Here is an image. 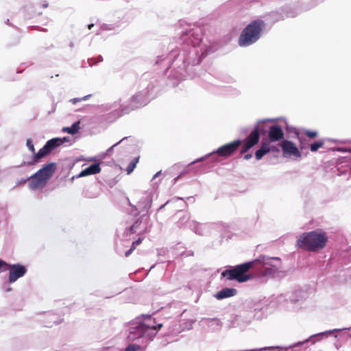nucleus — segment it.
Returning a JSON list of instances; mask_svg holds the SVG:
<instances>
[{"label":"nucleus","instance_id":"obj_1","mask_svg":"<svg viewBox=\"0 0 351 351\" xmlns=\"http://www.w3.org/2000/svg\"><path fill=\"white\" fill-rule=\"evenodd\" d=\"M328 241L327 233L322 229H317L301 234L298 237L296 245L303 250L315 252L323 250Z\"/></svg>","mask_w":351,"mask_h":351},{"label":"nucleus","instance_id":"obj_2","mask_svg":"<svg viewBox=\"0 0 351 351\" xmlns=\"http://www.w3.org/2000/svg\"><path fill=\"white\" fill-rule=\"evenodd\" d=\"M161 326V324L156 325V322L152 317H145L142 319L131 324L129 338L131 339L143 338L151 340L157 334Z\"/></svg>","mask_w":351,"mask_h":351},{"label":"nucleus","instance_id":"obj_3","mask_svg":"<svg viewBox=\"0 0 351 351\" xmlns=\"http://www.w3.org/2000/svg\"><path fill=\"white\" fill-rule=\"evenodd\" d=\"M283 137L284 133L282 127L279 125H271L268 130V137L263 138L260 149L255 152L256 160H261L265 154L271 151H277V147L274 143L282 139Z\"/></svg>","mask_w":351,"mask_h":351},{"label":"nucleus","instance_id":"obj_4","mask_svg":"<svg viewBox=\"0 0 351 351\" xmlns=\"http://www.w3.org/2000/svg\"><path fill=\"white\" fill-rule=\"evenodd\" d=\"M56 169V165L53 162L44 165L43 168L28 178L29 188L33 191L43 189L52 177Z\"/></svg>","mask_w":351,"mask_h":351},{"label":"nucleus","instance_id":"obj_5","mask_svg":"<svg viewBox=\"0 0 351 351\" xmlns=\"http://www.w3.org/2000/svg\"><path fill=\"white\" fill-rule=\"evenodd\" d=\"M265 27V23L261 20H255L250 23L240 36L239 43L245 47L255 43L261 36Z\"/></svg>","mask_w":351,"mask_h":351},{"label":"nucleus","instance_id":"obj_6","mask_svg":"<svg viewBox=\"0 0 351 351\" xmlns=\"http://www.w3.org/2000/svg\"><path fill=\"white\" fill-rule=\"evenodd\" d=\"M255 263L254 261L245 263L243 264L226 269L222 272V276L228 280H236L239 282H246L252 276L246 274Z\"/></svg>","mask_w":351,"mask_h":351},{"label":"nucleus","instance_id":"obj_7","mask_svg":"<svg viewBox=\"0 0 351 351\" xmlns=\"http://www.w3.org/2000/svg\"><path fill=\"white\" fill-rule=\"evenodd\" d=\"M255 263H259L262 265V269L260 271V275L264 277H274L276 274L280 271L282 263L279 258L260 256L254 261Z\"/></svg>","mask_w":351,"mask_h":351},{"label":"nucleus","instance_id":"obj_8","mask_svg":"<svg viewBox=\"0 0 351 351\" xmlns=\"http://www.w3.org/2000/svg\"><path fill=\"white\" fill-rule=\"evenodd\" d=\"M241 144V141L240 140H236L233 142L224 145L220 147H219L215 152L210 153L204 157L199 158L194 160L192 163H196L197 162L202 161L204 159L206 158L209 156H211L213 154H217L219 156L227 157L230 156Z\"/></svg>","mask_w":351,"mask_h":351},{"label":"nucleus","instance_id":"obj_9","mask_svg":"<svg viewBox=\"0 0 351 351\" xmlns=\"http://www.w3.org/2000/svg\"><path fill=\"white\" fill-rule=\"evenodd\" d=\"M273 119H268V121H273ZM267 121V120H265ZM265 122V121H259L257 122L254 130L250 133V134L246 138L244 141L241 153L243 154L247 152L250 149L254 147L259 141V132L261 131V125Z\"/></svg>","mask_w":351,"mask_h":351},{"label":"nucleus","instance_id":"obj_10","mask_svg":"<svg viewBox=\"0 0 351 351\" xmlns=\"http://www.w3.org/2000/svg\"><path fill=\"white\" fill-rule=\"evenodd\" d=\"M282 155L285 158L295 160L301 158L302 154L295 144L285 140L281 143Z\"/></svg>","mask_w":351,"mask_h":351},{"label":"nucleus","instance_id":"obj_11","mask_svg":"<svg viewBox=\"0 0 351 351\" xmlns=\"http://www.w3.org/2000/svg\"><path fill=\"white\" fill-rule=\"evenodd\" d=\"M9 276L8 281L10 283L16 282L19 278L23 277L27 272V269L25 266L21 264H8Z\"/></svg>","mask_w":351,"mask_h":351},{"label":"nucleus","instance_id":"obj_12","mask_svg":"<svg viewBox=\"0 0 351 351\" xmlns=\"http://www.w3.org/2000/svg\"><path fill=\"white\" fill-rule=\"evenodd\" d=\"M143 105H144L143 95L141 94L135 95L130 99L128 106L121 107L122 112L121 115L129 113L131 110H135Z\"/></svg>","mask_w":351,"mask_h":351},{"label":"nucleus","instance_id":"obj_13","mask_svg":"<svg viewBox=\"0 0 351 351\" xmlns=\"http://www.w3.org/2000/svg\"><path fill=\"white\" fill-rule=\"evenodd\" d=\"M101 171L99 164H93L85 168L77 176V178L85 177L90 175H95Z\"/></svg>","mask_w":351,"mask_h":351},{"label":"nucleus","instance_id":"obj_14","mask_svg":"<svg viewBox=\"0 0 351 351\" xmlns=\"http://www.w3.org/2000/svg\"><path fill=\"white\" fill-rule=\"evenodd\" d=\"M237 294V290L233 288H225L217 292L215 298L217 300H222L234 296Z\"/></svg>","mask_w":351,"mask_h":351},{"label":"nucleus","instance_id":"obj_15","mask_svg":"<svg viewBox=\"0 0 351 351\" xmlns=\"http://www.w3.org/2000/svg\"><path fill=\"white\" fill-rule=\"evenodd\" d=\"M51 152L49 150L48 147L45 145L44 147L40 149L37 153H34L33 155L32 160L29 162L28 165H35L38 160L47 155H48Z\"/></svg>","mask_w":351,"mask_h":351},{"label":"nucleus","instance_id":"obj_16","mask_svg":"<svg viewBox=\"0 0 351 351\" xmlns=\"http://www.w3.org/2000/svg\"><path fill=\"white\" fill-rule=\"evenodd\" d=\"M67 141V138H54L51 140H49L45 145L48 147L49 150L51 152L54 149H56L57 147L60 146V145L63 144L64 142Z\"/></svg>","mask_w":351,"mask_h":351},{"label":"nucleus","instance_id":"obj_17","mask_svg":"<svg viewBox=\"0 0 351 351\" xmlns=\"http://www.w3.org/2000/svg\"><path fill=\"white\" fill-rule=\"evenodd\" d=\"M339 330H340V329H334L313 335L311 336L308 339H306L304 342H308L310 340H311L313 343H314L316 341L321 340L322 338L328 337L329 335L333 333L334 332H337Z\"/></svg>","mask_w":351,"mask_h":351},{"label":"nucleus","instance_id":"obj_18","mask_svg":"<svg viewBox=\"0 0 351 351\" xmlns=\"http://www.w3.org/2000/svg\"><path fill=\"white\" fill-rule=\"evenodd\" d=\"M80 130V121L75 122L71 127H65L62 128L63 132H66L70 134H76Z\"/></svg>","mask_w":351,"mask_h":351},{"label":"nucleus","instance_id":"obj_19","mask_svg":"<svg viewBox=\"0 0 351 351\" xmlns=\"http://www.w3.org/2000/svg\"><path fill=\"white\" fill-rule=\"evenodd\" d=\"M189 38L190 39L189 45H192L193 46L198 45L201 40V37L199 35L195 36L193 33H190Z\"/></svg>","mask_w":351,"mask_h":351},{"label":"nucleus","instance_id":"obj_20","mask_svg":"<svg viewBox=\"0 0 351 351\" xmlns=\"http://www.w3.org/2000/svg\"><path fill=\"white\" fill-rule=\"evenodd\" d=\"M138 162V158H136L133 159L130 162V164H129V165H128V167L127 168L128 174H130V173H131L133 171V170L135 169Z\"/></svg>","mask_w":351,"mask_h":351},{"label":"nucleus","instance_id":"obj_21","mask_svg":"<svg viewBox=\"0 0 351 351\" xmlns=\"http://www.w3.org/2000/svg\"><path fill=\"white\" fill-rule=\"evenodd\" d=\"M324 145V142L322 141L315 142L310 146L311 151L313 152H316L318 149L321 148Z\"/></svg>","mask_w":351,"mask_h":351},{"label":"nucleus","instance_id":"obj_22","mask_svg":"<svg viewBox=\"0 0 351 351\" xmlns=\"http://www.w3.org/2000/svg\"><path fill=\"white\" fill-rule=\"evenodd\" d=\"M140 348V346L132 343L130 344L128 347H126L125 351H138Z\"/></svg>","mask_w":351,"mask_h":351},{"label":"nucleus","instance_id":"obj_23","mask_svg":"<svg viewBox=\"0 0 351 351\" xmlns=\"http://www.w3.org/2000/svg\"><path fill=\"white\" fill-rule=\"evenodd\" d=\"M8 269V264L3 260L0 258V272L7 271Z\"/></svg>","mask_w":351,"mask_h":351},{"label":"nucleus","instance_id":"obj_24","mask_svg":"<svg viewBox=\"0 0 351 351\" xmlns=\"http://www.w3.org/2000/svg\"><path fill=\"white\" fill-rule=\"evenodd\" d=\"M26 145H27V148L29 149V150L34 154L35 149H34L33 142L31 139L29 138L27 140Z\"/></svg>","mask_w":351,"mask_h":351},{"label":"nucleus","instance_id":"obj_25","mask_svg":"<svg viewBox=\"0 0 351 351\" xmlns=\"http://www.w3.org/2000/svg\"><path fill=\"white\" fill-rule=\"evenodd\" d=\"M306 134L310 138H315L317 136V133L315 131H306Z\"/></svg>","mask_w":351,"mask_h":351},{"label":"nucleus","instance_id":"obj_26","mask_svg":"<svg viewBox=\"0 0 351 351\" xmlns=\"http://www.w3.org/2000/svg\"><path fill=\"white\" fill-rule=\"evenodd\" d=\"M140 223L138 221H136L131 228H130V230L131 232L133 233V232H136V230L139 226Z\"/></svg>","mask_w":351,"mask_h":351},{"label":"nucleus","instance_id":"obj_27","mask_svg":"<svg viewBox=\"0 0 351 351\" xmlns=\"http://www.w3.org/2000/svg\"><path fill=\"white\" fill-rule=\"evenodd\" d=\"M199 226V230H196L195 232L199 234H203L202 229L206 227V225H197Z\"/></svg>","mask_w":351,"mask_h":351},{"label":"nucleus","instance_id":"obj_28","mask_svg":"<svg viewBox=\"0 0 351 351\" xmlns=\"http://www.w3.org/2000/svg\"><path fill=\"white\" fill-rule=\"evenodd\" d=\"M125 138H126V137L123 138H122L121 141H119L118 143H115V144H114V145H113L111 147H110V148L108 149V152H110V151L112 150V149H113L114 147L117 146L119 143H121L123 141H124Z\"/></svg>","mask_w":351,"mask_h":351},{"label":"nucleus","instance_id":"obj_29","mask_svg":"<svg viewBox=\"0 0 351 351\" xmlns=\"http://www.w3.org/2000/svg\"><path fill=\"white\" fill-rule=\"evenodd\" d=\"M141 243V240L140 239L136 240V241H134L133 243H132L133 248H135L136 246L139 245Z\"/></svg>","mask_w":351,"mask_h":351},{"label":"nucleus","instance_id":"obj_30","mask_svg":"<svg viewBox=\"0 0 351 351\" xmlns=\"http://www.w3.org/2000/svg\"><path fill=\"white\" fill-rule=\"evenodd\" d=\"M82 101V98H73L71 100V101L73 104H75L77 102H79V101Z\"/></svg>","mask_w":351,"mask_h":351},{"label":"nucleus","instance_id":"obj_31","mask_svg":"<svg viewBox=\"0 0 351 351\" xmlns=\"http://www.w3.org/2000/svg\"><path fill=\"white\" fill-rule=\"evenodd\" d=\"M134 248H133V247L132 246V247L125 252V256H128L134 250Z\"/></svg>","mask_w":351,"mask_h":351},{"label":"nucleus","instance_id":"obj_32","mask_svg":"<svg viewBox=\"0 0 351 351\" xmlns=\"http://www.w3.org/2000/svg\"><path fill=\"white\" fill-rule=\"evenodd\" d=\"M251 157H252V154H246L244 156V159L245 160H249L250 158H251Z\"/></svg>","mask_w":351,"mask_h":351},{"label":"nucleus","instance_id":"obj_33","mask_svg":"<svg viewBox=\"0 0 351 351\" xmlns=\"http://www.w3.org/2000/svg\"><path fill=\"white\" fill-rule=\"evenodd\" d=\"M161 173V171H158L153 177V180H154L155 178H156L157 177H158L159 175H160Z\"/></svg>","mask_w":351,"mask_h":351},{"label":"nucleus","instance_id":"obj_34","mask_svg":"<svg viewBox=\"0 0 351 351\" xmlns=\"http://www.w3.org/2000/svg\"><path fill=\"white\" fill-rule=\"evenodd\" d=\"M90 97V95H86V96H84V97H82V101H86V100H87Z\"/></svg>","mask_w":351,"mask_h":351},{"label":"nucleus","instance_id":"obj_35","mask_svg":"<svg viewBox=\"0 0 351 351\" xmlns=\"http://www.w3.org/2000/svg\"><path fill=\"white\" fill-rule=\"evenodd\" d=\"M271 348H272V347H265L263 348H261V350L266 351V350H271Z\"/></svg>","mask_w":351,"mask_h":351},{"label":"nucleus","instance_id":"obj_36","mask_svg":"<svg viewBox=\"0 0 351 351\" xmlns=\"http://www.w3.org/2000/svg\"><path fill=\"white\" fill-rule=\"evenodd\" d=\"M151 207V199L149 200L147 206L145 207L146 209H149Z\"/></svg>","mask_w":351,"mask_h":351},{"label":"nucleus","instance_id":"obj_37","mask_svg":"<svg viewBox=\"0 0 351 351\" xmlns=\"http://www.w3.org/2000/svg\"><path fill=\"white\" fill-rule=\"evenodd\" d=\"M337 150L339 152H350V150L346 149H341V148H339V149H337Z\"/></svg>","mask_w":351,"mask_h":351},{"label":"nucleus","instance_id":"obj_38","mask_svg":"<svg viewBox=\"0 0 351 351\" xmlns=\"http://www.w3.org/2000/svg\"><path fill=\"white\" fill-rule=\"evenodd\" d=\"M168 204V202H167L165 204L162 205V206L160 207V209L163 208L165 206V205H166V204Z\"/></svg>","mask_w":351,"mask_h":351},{"label":"nucleus","instance_id":"obj_39","mask_svg":"<svg viewBox=\"0 0 351 351\" xmlns=\"http://www.w3.org/2000/svg\"><path fill=\"white\" fill-rule=\"evenodd\" d=\"M25 182H26V180H23L20 182V184H24V183H25Z\"/></svg>","mask_w":351,"mask_h":351},{"label":"nucleus","instance_id":"obj_40","mask_svg":"<svg viewBox=\"0 0 351 351\" xmlns=\"http://www.w3.org/2000/svg\"><path fill=\"white\" fill-rule=\"evenodd\" d=\"M93 26V24H90L88 25V28L90 29Z\"/></svg>","mask_w":351,"mask_h":351},{"label":"nucleus","instance_id":"obj_41","mask_svg":"<svg viewBox=\"0 0 351 351\" xmlns=\"http://www.w3.org/2000/svg\"><path fill=\"white\" fill-rule=\"evenodd\" d=\"M210 322H217V324L219 323V321H218V320H211Z\"/></svg>","mask_w":351,"mask_h":351},{"label":"nucleus","instance_id":"obj_42","mask_svg":"<svg viewBox=\"0 0 351 351\" xmlns=\"http://www.w3.org/2000/svg\"><path fill=\"white\" fill-rule=\"evenodd\" d=\"M190 322H191V326L193 324V321L191 320Z\"/></svg>","mask_w":351,"mask_h":351}]
</instances>
